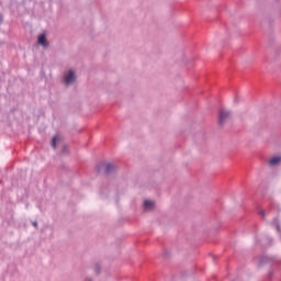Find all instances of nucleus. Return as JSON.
I'll return each instance as SVG.
<instances>
[{
	"label": "nucleus",
	"instance_id": "14",
	"mask_svg": "<svg viewBox=\"0 0 281 281\" xmlns=\"http://www.w3.org/2000/svg\"><path fill=\"white\" fill-rule=\"evenodd\" d=\"M85 281H93L91 278H87Z\"/></svg>",
	"mask_w": 281,
	"mask_h": 281
},
{
	"label": "nucleus",
	"instance_id": "4",
	"mask_svg": "<svg viewBox=\"0 0 281 281\" xmlns=\"http://www.w3.org/2000/svg\"><path fill=\"white\" fill-rule=\"evenodd\" d=\"M37 43L42 45V47H49V42H47V35H45V33L38 35Z\"/></svg>",
	"mask_w": 281,
	"mask_h": 281
},
{
	"label": "nucleus",
	"instance_id": "6",
	"mask_svg": "<svg viewBox=\"0 0 281 281\" xmlns=\"http://www.w3.org/2000/svg\"><path fill=\"white\" fill-rule=\"evenodd\" d=\"M280 161H281V157L276 156L269 160V166H278V164H280Z\"/></svg>",
	"mask_w": 281,
	"mask_h": 281
},
{
	"label": "nucleus",
	"instance_id": "15",
	"mask_svg": "<svg viewBox=\"0 0 281 281\" xmlns=\"http://www.w3.org/2000/svg\"><path fill=\"white\" fill-rule=\"evenodd\" d=\"M278 232H280V226H277Z\"/></svg>",
	"mask_w": 281,
	"mask_h": 281
},
{
	"label": "nucleus",
	"instance_id": "9",
	"mask_svg": "<svg viewBox=\"0 0 281 281\" xmlns=\"http://www.w3.org/2000/svg\"><path fill=\"white\" fill-rule=\"evenodd\" d=\"M57 142H58V138H57L56 136H54V137L52 138V146H53V148H56Z\"/></svg>",
	"mask_w": 281,
	"mask_h": 281
},
{
	"label": "nucleus",
	"instance_id": "10",
	"mask_svg": "<svg viewBox=\"0 0 281 281\" xmlns=\"http://www.w3.org/2000/svg\"><path fill=\"white\" fill-rule=\"evenodd\" d=\"M33 227L38 228V222H32Z\"/></svg>",
	"mask_w": 281,
	"mask_h": 281
},
{
	"label": "nucleus",
	"instance_id": "8",
	"mask_svg": "<svg viewBox=\"0 0 281 281\" xmlns=\"http://www.w3.org/2000/svg\"><path fill=\"white\" fill-rule=\"evenodd\" d=\"M258 214H259V216H261V218H265V216L267 215V213L263 209H258Z\"/></svg>",
	"mask_w": 281,
	"mask_h": 281
},
{
	"label": "nucleus",
	"instance_id": "1",
	"mask_svg": "<svg viewBox=\"0 0 281 281\" xmlns=\"http://www.w3.org/2000/svg\"><path fill=\"white\" fill-rule=\"evenodd\" d=\"M104 172V175H113V172H115V170H117V166H115L114 164L111 162H100L99 165H97V172L98 175H100V172Z\"/></svg>",
	"mask_w": 281,
	"mask_h": 281
},
{
	"label": "nucleus",
	"instance_id": "5",
	"mask_svg": "<svg viewBox=\"0 0 281 281\" xmlns=\"http://www.w3.org/2000/svg\"><path fill=\"white\" fill-rule=\"evenodd\" d=\"M155 207V202L150 200L144 201V210H153Z\"/></svg>",
	"mask_w": 281,
	"mask_h": 281
},
{
	"label": "nucleus",
	"instance_id": "2",
	"mask_svg": "<svg viewBox=\"0 0 281 281\" xmlns=\"http://www.w3.org/2000/svg\"><path fill=\"white\" fill-rule=\"evenodd\" d=\"M229 117H232V112L227 110H220V116H218L220 126H224L225 122H227Z\"/></svg>",
	"mask_w": 281,
	"mask_h": 281
},
{
	"label": "nucleus",
	"instance_id": "7",
	"mask_svg": "<svg viewBox=\"0 0 281 281\" xmlns=\"http://www.w3.org/2000/svg\"><path fill=\"white\" fill-rule=\"evenodd\" d=\"M100 271H102V268H100V265L99 263H95L94 265V272L97 276H100Z\"/></svg>",
	"mask_w": 281,
	"mask_h": 281
},
{
	"label": "nucleus",
	"instance_id": "13",
	"mask_svg": "<svg viewBox=\"0 0 281 281\" xmlns=\"http://www.w3.org/2000/svg\"><path fill=\"white\" fill-rule=\"evenodd\" d=\"M63 153H67V146H64Z\"/></svg>",
	"mask_w": 281,
	"mask_h": 281
},
{
	"label": "nucleus",
	"instance_id": "3",
	"mask_svg": "<svg viewBox=\"0 0 281 281\" xmlns=\"http://www.w3.org/2000/svg\"><path fill=\"white\" fill-rule=\"evenodd\" d=\"M65 82L66 85H74L76 82V72L74 70H69L65 76Z\"/></svg>",
	"mask_w": 281,
	"mask_h": 281
},
{
	"label": "nucleus",
	"instance_id": "12",
	"mask_svg": "<svg viewBox=\"0 0 281 281\" xmlns=\"http://www.w3.org/2000/svg\"><path fill=\"white\" fill-rule=\"evenodd\" d=\"M0 23H3V14L0 13Z\"/></svg>",
	"mask_w": 281,
	"mask_h": 281
},
{
	"label": "nucleus",
	"instance_id": "11",
	"mask_svg": "<svg viewBox=\"0 0 281 281\" xmlns=\"http://www.w3.org/2000/svg\"><path fill=\"white\" fill-rule=\"evenodd\" d=\"M267 261V257H262L261 259H260V265H262V262H266Z\"/></svg>",
	"mask_w": 281,
	"mask_h": 281
}]
</instances>
